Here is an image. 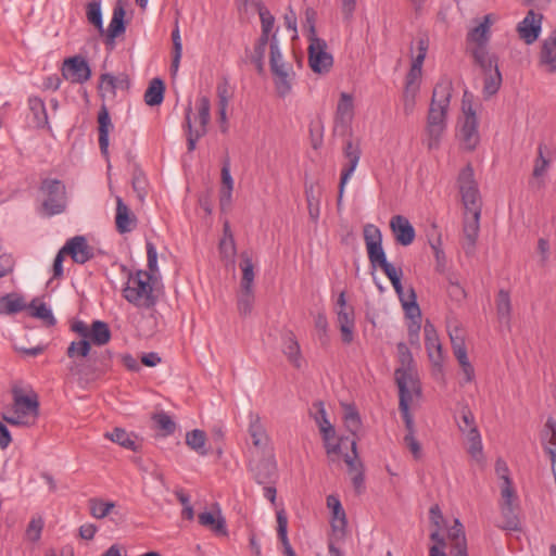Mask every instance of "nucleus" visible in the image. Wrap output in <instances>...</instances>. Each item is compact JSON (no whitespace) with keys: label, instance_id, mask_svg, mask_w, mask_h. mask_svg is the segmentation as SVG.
Segmentation results:
<instances>
[{"label":"nucleus","instance_id":"f257e3e1","mask_svg":"<svg viewBox=\"0 0 556 556\" xmlns=\"http://www.w3.org/2000/svg\"><path fill=\"white\" fill-rule=\"evenodd\" d=\"M452 91V81L447 78L440 79L433 88L426 121L429 149L439 147L440 140L446 130Z\"/></svg>","mask_w":556,"mask_h":556},{"label":"nucleus","instance_id":"f03ea898","mask_svg":"<svg viewBox=\"0 0 556 556\" xmlns=\"http://www.w3.org/2000/svg\"><path fill=\"white\" fill-rule=\"evenodd\" d=\"M39 415V400L36 392L24 394L22 390L13 391V404L3 419L12 426H31Z\"/></svg>","mask_w":556,"mask_h":556},{"label":"nucleus","instance_id":"7ed1b4c3","mask_svg":"<svg viewBox=\"0 0 556 556\" xmlns=\"http://www.w3.org/2000/svg\"><path fill=\"white\" fill-rule=\"evenodd\" d=\"M152 275L146 270H138L128 276L126 286L123 289V296L130 304L138 308H151L156 303L151 285Z\"/></svg>","mask_w":556,"mask_h":556},{"label":"nucleus","instance_id":"20e7f679","mask_svg":"<svg viewBox=\"0 0 556 556\" xmlns=\"http://www.w3.org/2000/svg\"><path fill=\"white\" fill-rule=\"evenodd\" d=\"M195 108L198 114L194 117V121L199 122V125L195 127L193 126L191 118V104L189 103L186 109L185 128L187 131V144L189 152L195 150L198 140L206 135L207 125L211 121V101L206 96H201L198 98Z\"/></svg>","mask_w":556,"mask_h":556},{"label":"nucleus","instance_id":"39448f33","mask_svg":"<svg viewBox=\"0 0 556 556\" xmlns=\"http://www.w3.org/2000/svg\"><path fill=\"white\" fill-rule=\"evenodd\" d=\"M396 348L400 366L395 369L394 376L399 391L412 390L416 395H419L420 386L413 355L407 345L403 342H400Z\"/></svg>","mask_w":556,"mask_h":556},{"label":"nucleus","instance_id":"423d86ee","mask_svg":"<svg viewBox=\"0 0 556 556\" xmlns=\"http://www.w3.org/2000/svg\"><path fill=\"white\" fill-rule=\"evenodd\" d=\"M40 190L45 195L41 207L47 216L64 212L66 207V191L61 180L46 178L41 182Z\"/></svg>","mask_w":556,"mask_h":556},{"label":"nucleus","instance_id":"0eeeda50","mask_svg":"<svg viewBox=\"0 0 556 556\" xmlns=\"http://www.w3.org/2000/svg\"><path fill=\"white\" fill-rule=\"evenodd\" d=\"M312 415L316 424L318 425L319 431L323 435L327 454H341L343 445L345 443H350L351 439L341 438L338 443H331V441L336 437V430L327 418L325 405L323 402H316L313 404Z\"/></svg>","mask_w":556,"mask_h":556},{"label":"nucleus","instance_id":"6e6552de","mask_svg":"<svg viewBox=\"0 0 556 556\" xmlns=\"http://www.w3.org/2000/svg\"><path fill=\"white\" fill-rule=\"evenodd\" d=\"M464 121L460 126V139L467 150H473L479 143L478 118L470 96L466 91L462 101Z\"/></svg>","mask_w":556,"mask_h":556},{"label":"nucleus","instance_id":"1a4fd4ad","mask_svg":"<svg viewBox=\"0 0 556 556\" xmlns=\"http://www.w3.org/2000/svg\"><path fill=\"white\" fill-rule=\"evenodd\" d=\"M462 201L466 211H481V197L470 164L465 166L457 179Z\"/></svg>","mask_w":556,"mask_h":556},{"label":"nucleus","instance_id":"9d476101","mask_svg":"<svg viewBox=\"0 0 556 556\" xmlns=\"http://www.w3.org/2000/svg\"><path fill=\"white\" fill-rule=\"evenodd\" d=\"M354 117L353 97L342 92L337 105L334 115L333 132L337 136L346 137L352 135V121Z\"/></svg>","mask_w":556,"mask_h":556},{"label":"nucleus","instance_id":"9b49d317","mask_svg":"<svg viewBox=\"0 0 556 556\" xmlns=\"http://www.w3.org/2000/svg\"><path fill=\"white\" fill-rule=\"evenodd\" d=\"M327 42L320 38H312L308 46V65L314 73L327 74L333 65V58L327 51Z\"/></svg>","mask_w":556,"mask_h":556},{"label":"nucleus","instance_id":"f8f14e48","mask_svg":"<svg viewBox=\"0 0 556 556\" xmlns=\"http://www.w3.org/2000/svg\"><path fill=\"white\" fill-rule=\"evenodd\" d=\"M361 147L358 142H354L353 140L349 139L345 141L343 146V155L346 159V163L343 165L341 177H340V184H339V194H338V205L341 204L343 193L345 186L352 175L354 174L359 159H361Z\"/></svg>","mask_w":556,"mask_h":556},{"label":"nucleus","instance_id":"ddd939ff","mask_svg":"<svg viewBox=\"0 0 556 556\" xmlns=\"http://www.w3.org/2000/svg\"><path fill=\"white\" fill-rule=\"evenodd\" d=\"M62 75L65 79L75 84H84L91 76L88 62L79 55L68 58L64 61Z\"/></svg>","mask_w":556,"mask_h":556},{"label":"nucleus","instance_id":"4468645a","mask_svg":"<svg viewBox=\"0 0 556 556\" xmlns=\"http://www.w3.org/2000/svg\"><path fill=\"white\" fill-rule=\"evenodd\" d=\"M480 216L481 211H466V216L463 227V249L467 255L475 252L477 239L480 230Z\"/></svg>","mask_w":556,"mask_h":556},{"label":"nucleus","instance_id":"2eb2a0df","mask_svg":"<svg viewBox=\"0 0 556 556\" xmlns=\"http://www.w3.org/2000/svg\"><path fill=\"white\" fill-rule=\"evenodd\" d=\"M538 64L547 74L556 73V28L541 41Z\"/></svg>","mask_w":556,"mask_h":556},{"label":"nucleus","instance_id":"dca6fc26","mask_svg":"<svg viewBox=\"0 0 556 556\" xmlns=\"http://www.w3.org/2000/svg\"><path fill=\"white\" fill-rule=\"evenodd\" d=\"M542 20L543 15L541 13L529 10L523 20L518 24L517 31L527 45H532L539 38L542 29Z\"/></svg>","mask_w":556,"mask_h":556},{"label":"nucleus","instance_id":"f3484780","mask_svg":"<svg viewBox=\"0 0 556 556\" xmlns=\"http://www.w3.org/2000/svg\"><path fill=\"white\" fill-rule=\"evenodd\" d=\"M63 252L71 255L73 261L77 264H85L94 256V250L88 244L83 236H76L63 245Z\"/></svg>","mask_w":556,"mask_h":556},{"label":"nucleus","instance_id":"a211bd4d","mask_svg":"<svg viewBox=\"0 0 556 556\" xmlns=\"http://www.w3.org/2000/svg\"><path fill=\"white\" fill-rule=\"evenodd\" d=\"M68 372L78 377L81 382H91L102 377L109 369V364H77L72 363L67 367Z\"/></svg>","mask_w":556,"mask_h":556},{"label":"nucleus","instance_id":"6ab92c4d","mask_svg":"<svg viewBox=\"0 0 556 556\" xmlns=\"http://www.w3.org/2000/svg\"><path fill=\"white\" fill-rule=\"evenodd\" d=\"M390 228L399 244L407 247L414 242L416 232L413 225L405 216H392L390 220Z\"/></svg>","mask_w":556,"mask_h":556},{"label":"nucleus","instance_id":"aec40b11","mask_svg":"<svg viewBox=\"0 0 556 556\" xmlns=\"http://www.w3.org/2000/svg\"><path fill=\"white\" fill-rule=\"evenodd\" d=\"M363 235L369 262L386 254L382 248V233L377 226L365 225Z\"/></svg>","mask_w":556,"mask_h":556},{"label":"nucleus","instance_id":"412c9836","mask_svg":"<svg viewBox=\"0 0 556 556\" xmlns=\"http://www.w3.org/2000/svg\"><path fill=\"white\" fill-rule=\"evenodd\" d=\"M447 539L451 556H468L464 526L458 519H455L453 526L448 529Z\"/></svg>","mask_w":556,"mask_h":556},{"label":"nucleus","instance_id":"4be33fe9","mask_svg":"<svg viewBox=\"0 0 556 556\" xmlns=\"http://www.w3.org/2000/svg\"><path fill=\"white\" fill-rule=\"evenodd\" d=\"M425 344L429 359L435 366H440L443 362V351L438 333L432 324L427 321L424 326Z\"/></svg>","mask_w":556,"mask_h":556},{"label":"nucleus","instance_id":"5701e85b","mask_svg":"<svg viewBox=\"0 0 556 556\" xmlns=\"http://www.w3.org/2000/svg\"><path fill=\"white\" fill-rule=\"evenodd\" d=\"M115 225L119 233L130 232L137 226L136 215L118 195L116 197Z\"/></svg>","mask_w":556,"mask_h":556},{"label":"nucleus","instance_id":"b1692460","mask_svg":"<svg viewBox=\"0 0 556 556\" xmlns=\"http://www.w3.org/2000/svg\"><path fill=\"white\" fill-rule=\"evenodd\" d=\"M249 428L248 431L252 439L253 445L261 450H266L269 446L270 439L261 422V417L254 412L249 413Z\"/></svg>","mask_w":556,"mask_h":556},{"label":"nucleus","instance_id":"393cba45","mask_svg":"<svg viewBox=\"0 0 556 556\" xmlns=\"http://www.w3.org/2000/svg\"><path fill=\"white\" fill-rule=\"evenodd\" d=\"M350 445L352 454H344V462L346 463L350 472H353L352 483L355 490L359 493L364 489V473L362 470V464L356 460V440L354 438L351 439Z\"/></svg>","mask_w":556,"mask_h":556},{"label":"nucleus","instance_id":"a878e982","mask_svg":"<svg viewBox=\"0 0 556 556\" xmlns=\"http://www.w3.org/2000/svg\"><path fill=\"white\" fill-rule=\"evenodd\" d=\"M99 146L102 155L109 157V135L113 128L108 109L103 105L98 114Z\"/></svg>","mask_w":556,"mask_h":556},{"label":"nucleus","instance_id":"bb28decb","mask_svg":"<svg viewBox=\"0 0 556 556\" xmlns=\"http://www.w3.org/2000/svg\"><path fill=\"white\" fill-rule=\"evenodd\" d=\"M254 478L260 484L269 483L276 477L277 465L271 453L260 460L254 467Z\"/></svg>","mask_w":556,"mask_h":556},{"label":"nucleus","instance_id":"cd10ccee","mask_svg":"<svg viewBox=\"0 0 556 556\" xmlns=\"http://www.w3.org/2000/svg\"><path fill=\"white\" fill-rule=\"evenodd\" d=\"M275 76V86L280 97H286L292 88L294 73L288 64L280 65L276 70H271Z\"/></svg>","mask_w":556,"mask_h":556},{"label":"nucleus","instance_id":"c85d7f7f","mask_svg":"<svg viewBox=\"0 0 556 556\" xmlns=\"http://www.w3.org/2000/svg\"><path fill=\"white\" fill-rule=\"evenodd\" d=\"M282 352L288 361L296 368L301 367V349L300 344L292 331H287L282 338Z\"/></svg>","mask_w":556,"mask_h":556},{"label":"nucleus","instance_id":"c756f323","mask_svg":"<svg viewBox=\"0 0 556 556\" xmlns=\"http://www.w3.org/2000/svg\"><path fill=\"white\" fill-rule=\"evenodd\" d=\"M198 519L201 526L208 528L214 533L218 535H227L226 521L220 511H217L216 514L203 511L199 514Z\"/></svg>","mask_w":556,"mask_h":556},{"label":"nucleus","instance_id":"7c9ffc66","mask_svg":"<svg viewBox=\"0 0 556 556\" xmlns=\"http://www.w3.org/2000/svg\"><path fill=\"white\" fill-rule=\"evenodd\" d=\"M475 63L479 65L483 74L498 70L497 58L491 54L486 47H476L472 50Z\"/></svg>","mask_w":556,"mask_h":556},{"label":"nucleus","instance_id":"2f4dec72","mask_svg":"<svg viewBox=\"0 0 556 556\" xmlns=\"http://www.w3.org/2000/svg\"><path fill=\"white\" fill-rule=\"evenodd\" d=\"M491 25L492 15L486 14L483 17V21L468 33L467 39L471 42H475L477 47H486V43L490 39Z\"/></svg>","mask_w":556,"mask_h":556},{"label":"nucleus","instance_id":"473e14b6","mask_svg":"<svg viewBox=\"0 0 556 556\" xmlns=\"http://www.w3.org/2000/svg\"><path fill=\"white\" fill-rule=\"evenodd\" d=\"M125 9L121 0L113 9V15L108 27V38L113 40L125 31Z\"/></svg>","mask_w":556,"mask_h":556},{"label":"nucleus","instance_id":"72a5a7b5","mask_svg":"<svg viewBox=\"0 0 556 556\" xmlns=\"http://www.w3.org/2000/svg\"><path fill=\"white\" fill-rule=\"evenodd\" d=\"M413 394L416 393L412 390L399 391V408L405 422L407 433H415L414 418L409 413V401H412Z\"/></svg>","mask_w":556,"mask_h":556},{"label":"nucleus","instance_id":"f704fd0d","mask_svg":"<svg viewBox=\"0 0 556 556\" xmlns=\"http://www.w3.org/2000/svg\"><path fill=\"white\" fill-rule=\"evenodd\" d=\"M407 317H420V308L416 302V294L413 288L404 291L403 286L400 291H395Z\"/></svg>","mask_w":556,"mask_h":556},{"label":"nucleus","instance_id":"c9c22d12","mask_svg":"<svg viewBox=\"0 0 556 556\" xmlns=\"http://www.w3.org/2000/svg\"><path fill=\"white\" fill-rule=\"evenodd\" d=\"M88 340L96 345H104L111 340V330L106 323L94 320L90 327Z\"/></svg>","mask_w":556,"mask_h":556},{"label":"nucleus","instance_id":"e433bc0d","mask_svg":"<svg viewBox=\"0 0 556 556\" xmlns=\"http://www.w3.org/2000/svg\"><path fill=\"white\" fill-rule=\"evenodd\" d=\"M28 106L34 115L36 126L39 128L49 127V119L43 100L39 97H30L28 99Z\"/></svg>","mask_w":556,"mask_h":556},{"label":"nucleus","instance_id":"4c0bfd02","mask_svg":"<svg viewBox=\"0 0 556 556\" xmlns=\"http://www.w3.org/2000/svg\"><path fill=\"white\" fill-rule=\"evenodd\" d=\"M105 438L127 450L134 452L138 450L137 438L122 428H115L112 432L105 433Z\"/></svg>","mask_w":556,"mask_h":556},{"label":"nucleus","instance_id":"58836bf2","mask_svg":"<svg viewBox=\"0 0 556 556\" xmlns=\"http://www.w3.org/2000/svg\"><path fill=\"white\" fill-rule=\"evenodd\" d=\"M327 506L332 513V527L336 529H344L348 521L340 500L334 495H329L327 497Z\"/></svg>","mask_w":556,"mask_h":556},{"label":"nucleus","instance_id":"ea45409f","mask_svg":"<svg viewBox=\"0 0 556 556\" xmlns=\"http://www.w3.org/2000/svg\"><path fill=\"white\" fill-rule=\"evenodd\" d=\"M165 86L162 79L153 78L144 92V101L148 105L154 106L162 103Z\"/></svg>","mask_w":556,"mask_h":556},{"label":"nucleus","instance_id":"a19ab883","mask_svg":"<svg viewBox=\"0 0 556 556\" xmlns=\"http://www.w3.org/2000/svg\"><path fill=\"white\" fill-rule=\"evenodd\" d=\"M288 519L283 510L277 513V533L283 546L285 556H296L287 535Z\"/></svg>","mask_w":556,"mask_h":556},{"label":"nucleus","instance_id":"79ce46f5","mask_svg":"<svg viewBox=\"0 0 556 556\" xmlns=\"http://www.w3.org/2000/svg\"><path fill=\"white\" fill-rule=\"evenodd\" d=\"M288 519L283 510L277 513V533L283 546L285 556H296L287 535Z\"/></svg>","mask_w":556,"mask_h":556},{"label":"nucleus","instance_id":"37998d69","mask_svg":"<svg viewBox=\"0 0 556 556\" xmlns=\"http://www.w3.org/2000/svg\"><path fill=\"white\" fill-rule=\"evenodd\" d=\"M205 443L206 434L204 431L194 429L192 431L187 432L186 444L201 456H206L208 453L205 447Z\"/></svg>","mask_w":556,"mask_h":556},{"label":"nucleus","instance_id":"c03bdc74","mask_svg":"<svg viewBox=\"0 0 556 556\" xmlns=\"http://www.w3.org/2000/svg\"><path fill=\"white\" fill-rule=\"evenodd\" d=\"M496 312L501 323L509 325L511 314V302L506 290H500L496 298Z\"/></svg>","mask_w":556,"mask_h":556},{"label":"nucleus","instance_id":"a18cd8bd","mask_svg":"<svg viewBox=\"0 0 556 556\" xmlns=\"http://www.w3.org/2000/svg\"><path fill=\"white\" fill-rule=\"evenodd\" d=\"M240 268L242 270L240 288L242 290L253 289V282L255 277L254 265L252 258L247 253L241 254Z\"/></svg>","mask_w":556,"mask_h":556},{"label":"nucleus","instance_id":"49530a36","mask_svg":"<svg viewBox=\"0 0 556 556\" xmlns=\"http://www.w3.org/2000/svg\"><path fill=\"white\" fill-rule=\"evenodd\" d=\"M90 515L96 519H103L109 516L115 507L114 502L92 497L88 501Z\"/></svg>","mask_w":556,"mask_h":556},{"label":"nucleus","instance_id":"de8ad7c7","mask_svg":"<svg viewBox=\"0 0 556 556\" xmlns=\"http://www.w3.org/2000/svg\"><path fill=\"white\" fill-rule=\"evenodd\" d=\"M338 324L342 336V341L346 344L353 341L354 312L338 313Z\"/></svg>","mask_w":556,"mask_h":556},{"label":"nucleus","instance_id":"09e8293b","mask_svg":"<svg viewBox=\"0 0 556 556\" xmlns=\"http://www.w3.org/2000/svg\"><path fill=\"white\" fill-rule=\"evenodd\" d=\"M23 298L16 294H7L0 300V314H15L25 308Z\"/></svg>","mask_w":556,"mask_h":556},{"label":"nucleus","instance_id":"8fccbe9b","mask_svg":"<svg viewBox=\"0 0 556 556\" xmlns=\"http://www.w3.org/2000/svg\"><path fill=\"white\" fill-rule=\"evenodd\" d=\"M483 89L482 93L485 99L494 96L502 85V74L500 70L492 71V73L483 74Z\"/></svg>","mask_w":556,"mask_h":556},{"label":"nucleus","instance_id":"3c124183","mask_svg":"<svg viewBox=\"0 0 556 556\" xmlns=\"http://www.w3.org/2000/svg\"><path fill=\"white\" fill-rule=\"evenodd\" d=\"M219 251L223 258L230 261L233 263L236 255V244L233 237L229 230L228 224H225V235L219 243Z\"/></svg>","mask_w":556,"mask_h":556},{"label":"nucleus","instance_id":"603ef678","mask_svg":"<svg viewBox=\"0 0 556 556\" xmlns=\"http://www.w3.org/2000/svg\"><path fill=\"white\" fill-rule=\"evenodd\" d=\"M172 40H173V59H172L170 68L173 71V73H176L178 71L180 59L182 55V43H181L178 21L175 22V28L172 31Z\"/></svg>","mask_w":556,"mask_h":556},{"label":"nucleus","instance_id":"864d4df0","mask_svg":"<svg viewBox=\"0 0 556 556\" xmlns=\"http://www.w3.org/2000/svg\"><path fill=\"white\" fill-rule=\"evenodd\" d=\"M501 513L504 518V522L501 528L504 530L517 531L519 529V519L515 514V506L501 505Z\"/></svg>","mask_w":556,"mask_h":556},{"label":"nucleus","instance_id":"5fc2aeb1","mask_svg":"<svg viewBox=\"0 0 556 556\" xmlns=\"http://www.w3.org/2000/svg\"><path fill=\"white\" fill-rule=\"evenodd\" d=\"M467 439L469 442L468 453L477 460H480L482 458V441L478 428L468 430Z\"/></svg>","mask_w":556,"mask_h":556},{"label":"nucleus","instance_id":"6e6d98bb","mask_svg":"<svg viewBox=\"0 0 556 556\" xmlns=\"http://www.w3.org/2000/svg\"><path fill=\"white\" fill-rule=\"evenodd\" d=\"M278 29L271 35L270 38V51H269V65L270 70H276L280 65H286L283 62L282 52L279 48V40L277 37Z\"/></svg>","mask_w":556,"mask_h":556},{"label":"nucleus","instance_id":"4d7b16f0","mask_svg":"<svg viewBox=\"0 0 556 556\" xmlns=\"http://www.w3.org/2000/svg\"><path fill=\"white\" fill-rule=\"evenodd\" d=\"M153 421L155 422L156 428L163 432V435H170L176 430V424L165 412L154 414Z\"/></svg>","mask_w":556,"mask_h":556},{"label":"nucleus","instance_id":"13d9d810","mask_svg":"<svg viewBox=\"0 0 556 556\" xmlns=\"http://www.w3.org/2000/svg\"><path fill=\"white\" fill-rule=\"evenodd\" d=\"M90 350V341L80 339L78 341L71 342L66 350V355L72 359L76 357H86L89 355Z\"/></svg>","mask_w":556,"mask_h":556},{"label":"nucleus","instance_id":"bf43d9fd","mask_svg":"<svg viewBox=\"0 0 556 556\" xmlns=\"http://www.w3.org/2000/svg\"><path fill=\"white\" fill-rule=\"evenodd\" d=\"M254 304V291L253 289L242 290L238 296V311L240 315L247 316L252 312Z\"/></svg>","mask_w":556,"mask_h":556},{"label":"nucleus","instance_id":"052dcab7","mask_svg":"<svg viewBox=\"0 0 556 556\" xmlns=\"http://www.w3.org/2000/svg\"><path fill=\"white\" fill-rule=\"evenodd\" d=\"M45 526L42 517H33L26 528L25 536L30 542H38L41 538V532Z\"/></svg>","mask_w":556,"mask_h":556},{"label":"nucleus","instance_id":"680f3d73","mask_svg":"<svg viewBox=\"0 0 556 556\" xmlns=\"http://www.w3.org/2000/svg\"><path fill=\"white\" fill-rule=\"evenodd\" d=\"M343 419L346 429L355 435L361 428V418L357 410L352 406H345Z\"/></svg>","mask_w":556,"mask_h":556},{"label":"nucleus","instance_id":"e2e57ef3","mask_svg":"<svg viewBox=\"0 0 556 556\" xmlns=\"http://www.w3.org/2000/svg\"><path fill=\"white\" fill-rule=\"evenodd\" d=\"M87 20L100 30H103L101 5L98 1L89 2L87 5Z\"/></svg>","mask_w":556,"mask_h":556},{"label":"nucleus","instance_id":"0e129e2a","mask_svg":"<svg viewBox=\"0 0 556 556\" xmlns=\"http://www.w3.org/2000/svg\"><path fill=\"white\" fill-rule=\"evenodd\" d=\"M30 308L33 309L31 316L42 319L48 326L55 325L56 320L51 309L45 303H40L37 306L31 303Z\"/></svg>","mask_w":556,"mask_h":556},{"label":"nucleus","instance_id":"69168bd1","mask_svg":"<svg viewBox=\"0 0 556 556\" xmlns=\"http://www.w3.org/2000/svg\"><path fill=\"white\" fill-rule=\"evenodd\" d=\"M370 264L374 268L380 267L389 280L395 278V276L402 271L401 268H395L391 263L387 261L386 254L370 261Z\"/></svg>","mask_w":556,"mask_h":556},{"label":"nucleus","instance_id":"338daca9","mask_svg":"<svg viewBox=\"0 0 556 556\" xmlns=\"http://www.w3.org/2000/svg\"><path fill=\"white\" fill-rule=\"evenodd\" d=\"M218 104L228 105L229 100L232 98V90L227 77H223L216 87Z\"/></svg>","mask_w":556,"mask_h":556},{"label":"nucleus","instance_id":"774afa93","mask_svg":"<svg viewBox=\"0 0 556 556\" xmlns=\"http://www.w3.org/2000/svg\"><path fill=\"white\" fill-rule=\"evenodd\" d=\"M418 89L404 88L402 102H403V111L406 116L410 115L416 105V97L418 94Z\"/></svg>","mask_w":556,"mask_h":556}]
</instances>
